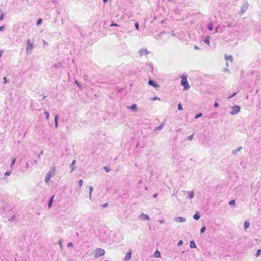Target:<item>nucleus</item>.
I'll return each instance as SVG.
<instances>
[{
  "instance_id": "obj_1",
  "label": "nucleus",
  "mask_w": 261,
  "mask_h": 261,
  "mask_svg": "<svg viewBox=\"0 0 261 261\" xmlns=\"http://www.w3.org/2000/svg\"><path fill=\"white\" fill-rule=\"evenodd\" d=\"M56 171V167L55 166H53L51 167V169L48 171L45 177V181L46 182H48L51 177V176L54 175Z\"/></svg>"
},
{
  "instance_id": "obj_18",
  "label": "nucleus",
  "mask_w": 261,
  "mask_h": 261,
  "mask_svg": "<svg viewBox=\"0 0 261 261\" xmlns=\"http://www.w3.org/2000/svg\"><path fill=\"white\" fill-rule=\"evenodd\" d=\"M225 59L226 60H229L230 62H232L233 60L232 57L231 55H226L225 56Z\"/></svg>"
},
{
  "instance_id": "obj_16",
  "label": "nucleus",
  "mask_w": 261,
  "mask_h": 261,
  "mask_svg": "<svg viewBox=\"0 0 261 261\" xmlns=\"http://www.w3.org/2000/svg\"><path fill=\"white\" fill-rule=\"evenodd\" d=\"M242 149V146L239 147L237 149L232 151V153L233 154H236L239 151H240Z\"/></svg>"
},
{
  "instance_id": "obj_9",
  "label": "nucleus",
  "mask_w": 261,
  "mask_h": 261,
  "mask_svg": "<svg viewBox=\"0 0 261 261\" xmlns=\"http://www.w3.org/2000/svg\"><path fill=\"white\" fill-rule=\"evenodd\" d=\"M174 220L177 222H184L186 221V219L184 217H178L175 218Z\"/></svg>"
},
{
  "instance_id": "obj_4",
  "label": "nucleus",
  "mask_w": 261,
  "mask_h": 261,
  "mask_svg": "<svg viewBox=\"0 0 261 261\" xmlns=\"http://www.w3.org/2000/svg\"><path fill=\"white\" fill-rule=\"evenodd\" d=\"M105 251L101 248H96L95 250V254L94 257L97 258L99 256H102L105 254Z\"/></svg>"
},
{
  "instance_id": "obj_54",
  "label": "nucleus",
  "mask_w": 261,
  "mask_h": 261,
  "mask_svg": "<svg viewBox=\"0 0 261 261\" xmlns=\"http://www.w3.org/2000/svg\"><path fill=\"white\" fill-rule=\"evenodd\" d=\"M29 163H27L26 165H25V167H26L27 168H29Z\"/></svg>"
},
{
  "instance_id": "obj_35",
  "label": "nucleus",
  "mask_w": 261,
  "mask_h": 261,
  "mask_svg": "<svg viewBox=\"0 0 261 261\" xmlns=\"http://www.w3.org/2000/svg\"><path fill=\"white\" fill-rule=\"evenodd\" d=\"M103 169L105 170V171L107 172H110V171L111 170L110 168H109V167H103Z\"/></svg>"
},
{
  "instance_id": "obj_6",
  "label": "nucleus",
  "mask_w": 261,
  "mask_h": 261,
  "mask_svg": "<svg viewBox=\"0 0 261 261\" xmlns=\"http://www.w3.org/2000/svg\"><path fill=\"white\" fill-rule=\"evenodd\" d=\"M150 53L149 51H148L146 48H142L139 50V54L140 56L141 57L143 55H147L149 54Z\"/></svg>"
},
{
  "instance_id": "obj_41",
  "label": "nucleus",
  "mask_w": 261,
  "mask_h": 261,
  "mask_svg": "<svg viewBox=\"0 0 261 261\" xmlns=\"http://www.w3.org/2000/svg\"><path fill=\"white\" fill-rule=\"evenodd\" d=\"M4 14L2 13L0 16V21H2L4 19Z\"/></svg>"
},
{
  "instance_id": "obj_38",
  "label": "nucleus",
  "mask_w": 261,
  "mask_h": 261,
  "mask_svg": "<svg viewBox=\"0 0 261 261\" xmlns=\"http://www.w3.org/2000/svg\"><path fill=\"white\" fill-rule=\"evenodd\" d=\"M193 139V135H190L187 138V139L189 141L192 140Z\"/></svg>"
},
{
  "instance_id": "obj_23",
  "label": "nucleus",
  "mask_w": 261,
  "mask_h": 261,
  "mask_svg": "<svg viewBox=\"0 0 261 261\" xmlns=\"http://www.w3.org/2000/svg\"><path fill=\"white\" fill-rule=\"evenodd\" d=\"M189 199H192L194 197V193L193 191L188 192Z\"/></svg>"
},
{
  "instance_id": "obj_53",
  "label": "nucleus",
  "mask_w": 261,
  "mask_h": 261,
  "mask_svg": "<svg viewBox=\"0 0 261 261\" xmlns=\"http://www.w3.org/2000/svg\"><path fill=\"white\" fill-rule=\"evenodd\" d=\"M37 162L36 160H34L33 164L36 165L37 164Z\"/></svg>"
},
{
  "instance_id": "obj_52",
  "label": "nucleus",
  "mask_w": 261,
  "mask_h": 261,
  "mask_svg": "<svg viewBox=\"0 0 261 261\" xmlns=\"http://www.w3.org/2000/svg\"><path fill=\"white\" fill-rule=\"evenodd\" d=\"M157 196H158V194H156V193H155V194H154L152 195V197H153V198H156Z\"/></svg>"
},
{
  "instance_id": "obj_40",
  "label": "nucleus",
  "mask_w": 261,
  "mask_h": 261,
  "mask_svg": "<svg viewBox=\"0 0 261 261\" xmlns=\"http://www.w3.org/2000/svg\"><path fill=\"white\" fill-rule=\"evenodd\" d=\"M260 252H261V250L258 249L257 250V252H256V255L257 256H258L260 254Z\"/></svg>"
},
{
  "instance_id": "obj_36",
  "label": "nucleus",
  "mask_w": 261,
  "mask_h": 261,
  "mask_svg": "<svg viewBox=\"0 0 261 261\" xmlns=\"http://www.w3.org/2000/svg\"><path fill=\"white\" fill-rule=\"evenodd\" d=\"M11 171H7L5 172V175L8 176V175H10L11 174Z\"/></svg>"
},
{
  "instance_id": "obj_14",
  "label": "nucleus",
  "mask_w": 261,
  "mask_h": 261,
  "mask_svg": "<svg viewBox=\"0 0 261 261\" xmlns=\"http://www.w3.org/2000/svg\"><path fill=\"white\" fill-rule=\"evenodd\" d=\"M75 164V160H73L72 162V163L70 164V168H71L70 172H72L74 169V165Z\"/></svg>"
},
{
  "instance_id": "obj_31",
  "label": "nucleus",
  "mask_w": 261,
  "mask_h": 261,
  "mask_svg": "<svg viewBox=\"0 0 261 261\" xmlns=\"http://www.w3.org/2000/svg\"><path fill=\"white\" fill-rule=\"evenodd\" d=\"M205 229H206V227L205 226L202 227L200 229L201 233H203L205 231Z\"/></svg>"
},
{
  "instance_id": "obj_7",
  "label": "nucleus",
  "mask_w": 261,
  "mask_h": 261,
  "mask_svg": "<svg viewBox=\"0 0 261 261\" xmlns=\"http://www.w3.org/2000/svg\"><path fill=\"white\" fill-rule=\"evenodd\" d=\"M240 111V107L236 106L233 107L232 110L230 112L231 115H236L238 114Z\"/></svg>"
},
{
  "instance_id": "obj_59",
  "label": "nucleus",
  "mask_w": 261,
  "mask_h": 261,
  "mask_svg": "<svg viewBox=\"0 0 261 261\" xmlns=\"http://www.w3.org/2000/svg\"><path fill=\"white\" fill-rule=\"evenodd\" d=\"M59 245H60L61 247L62 246V245H61V240H60L59 241Z\"/></svg>"
},
{
  "instance_id": "obj_8",
  "label": "nucleus",
  "mask_w": 261,
  "mask_h": 261,
  "mask_svg": "<svg viewBox=\"0 0 261 261\" xmlns=\"http://www.w3.org/2000/svg\"><path fill=\"white\" fill-rule=\"evenodd\" d=\"M139 218L140 219H142V220H149V216L145 214L144 213H141L139 215Z\"/></svg>"
},
{
  "instance_id": "obj_61",
  "label": "nucleus",
  "mask_w": 261,
  "mask_h": 261,
  "mask_svg": "<svg viewBox=\"0 0 261 261\" xmlns=\"http://www.w3.org/2000/svg\"><path fill=\"white\" fill-rule=\"evenodd\" d=\"M160 223H163V221H160Z\"/></svg>"
},
{
  "instance_id": "obj_3",
  "label": "nucleus",
  "mask_w": 261,
  "mask_h": 261,
  "mask_svg": "<svg viewBox=\"0 0 261 261\" xmlns=\"http://www.w3.org/2000/svg\"><path fill=\"white\" fill-rule=\"evenodd\" d=\"M34 47V44L32 42H31V40L29 39L27 40V44L26 46V52L27 54H31L32 49Z\"/></svg>"
},
{
  "instance_id": "obj_21",
  "label": "nucleus",
  "mask_w": 261,
  "mask_h": 261,
  "mask_svg": "<svg viewBox=\"0 0 261 261\" xmlns=\"http://www.w3.org/2000/svg\"><path fill=\"white\" fill-rule=\"evenodd\" d=\"M207 28L209 31H212L213 30V25L212 22H209L207 24Z\"/></svg>"
},
{
  "instance_id": "obj_55",
  "label": "nucleus",
  "mask_w": 261,
  "mask_h": 261,
  "mask_svg": "<svg viewBox=\"0 0 261 261\" xmlns=\"http://www.w3.org/2000/svg\"><path fill=\"white\" fill-rule=\"evenodd\" d=\"M194 48H195V49H199L198 47V46H196V45H194Z\"/></svg>"
},
{
  "instance_id": "obj_56",
  "label": "nucleus",
  "mask_w": 261,
  "mask_h": 261,
  "mask_svg": "<svg viewBox=\"0 0 261 261\" xmlns=\"http://www.w3.org/2000/svg\"><path fill=\"white\" fill-rule=\"evenodd\" d=\"M2 54H3V51L2 50H1L0 51V58L1 57L2 55Z\"/></svg>"
},
{
  "instance_id": "obj_43",
  "label": "nucleus",
  "mask_w": 261,
  "mask_h": 261,
  "mask_svg": "<svg viewBox=\"0 0 261 261\" xmlns=\"http://www.w3.org/2000/svg\"><path fill=\"white\" fill-rule=\"evenodd\" d=\"M183 244V242L182 240H180L178 242V244H177V245L178 246H180L181 245H182Z\"/></svg>"
},
{
  "instance_id": "obj_26",
  "label": "nucleus",
  "mask_w": 261,
  "mask_h": 261,
  "mask_svg": "<svg viewBox=\"0 0 261 261\" xmlns=\"http://www.w3.org/2000/svg\"><path fill=\"white\" fill-rule=\"evenodd\" d=\"M44 115H45V118H46V119H48L49 117V113H48V112H47V111H45V112H44Z\"/></svg>"
},
{
  "instance_id": "obj_30",
  "label": "nucleus",
  "mask_w": 261,
  "mask_h": 261,
  "mask_svg": "<svg viewBox=\"0 0 261 261\" xmlns=\"http://www.w3.org/2000/svg\"><path fill=\"white\" fill-rule=\"evenodd\" d=\"M83 184V181L82 179H80L78 182V185L81 188Z\"/></svg>"
},
{
  "instance_id": "obj_48",
  "label": "nucleus",
  "mask_w": 261,
  "mask_h": 261,
  "mask_svg": "<svg viewBox=\"0 0 261 261\" xmlns=\"http://www.w3.org/2000/svg\"><path fill=\"white\" fill-rule=\"evenodd\" d=\"M108 206V203H106L105 204H103V205H102V208H105L106 207Z\"/></svg>"
},
{
  "instance_id": "obj_5",
  "label": "nucleus",
  "mask_w": 261,
  "mask_h": 261,
  "mask_svg": "<svg viewBox=\"0 0 261 261\" xmlns=\"http://www.w3.org/2000/svg\"><path fill=\"white\" fill-rule=\"evenodd\" d=\"M19 219V215L14 214L10 217V218L9 219V221L11 222H14L16 223Z\"/></svg>"
},
{
  "instance_id": "obj_27",
  "label": "nucleus",
  "mask_w": 261,
  "mask_h": 261,
  "mask_svg": "<svg viewBox=\"0 0 261 261\" xmlns=\"http://www.w3.org/2000/svg\"><path fill=\"white\" fill-rule=\"evenodd\" d=\"M236 201L235 200H231L229 201V204L231 206H233L235 205Z\"/></svg>"
},
{
  "instance_id": "obj_60",
  "label": "nucleus",
  "mask_w": 261,
  "mask_h": 261,
  "mask_svg": "<svg viewBox=\"0 0 261 261\" xmlns=\"http://www.w3.org/2000/svg\"><path fill=\"white\" fill-rule=\"evenodd\" d=\"M218 32V28L216 29L215 32L217 33Z\"/></svg>"
},
{
  "instance_id": "obj_45",
  "label": "nucleus",
  "mask_w": 261,
  "mask_h": 261,
  "mask_svg": "<svg viewBox=\"0 0 261 261\" xmlns=\"http://www.w3.org/2000/svg\"><path fill=\"white\" fill-rule=\"evenodd\" d=\"M5 27V26L4 25L0 27V31H4Z\"/></svg>"
},
{
  "instance_id": "obj_11",
  "label": "nucleus",
  "mask_w": 261,
  "mask_h": 261,
  "mask_svg": "<svg viewBox=\"0 0 261 261\" xmlns=\"http://www.w3.org/2000/svg\"><path fill=\"white\" fill-rule=\"evenodd\" d=\"M148 84L150 86H152L154 87H158V85L156 84V83L152 80H150L148 81Z\"/></svg>"
},
{
  "instance_id": "obj_15",
  "label": "nucleus",
  "mask_w": 261,
  "mask_h": 261,
  "mask_svg": "<svg viewBox=\"0 0 261 261\" xmlns=\"http://www.w3.org/2000/svg\"><path fill=\"white\" fill-rule=\"evenodd\" d=\"M200 218V215L199 212H196L193 216V218L196 220H198Z\"/></svg>"
},
{
  "instance_id": "obj_29",
  "label": "nucleus",
  "mask_w": 261,
  "mask_h": 261,
  "mask_svg": "<svg viewBox=\"0 0 261 261\" xmlns=\"http://www.w3.org/2000/svg\"><path fill=\"white\" fill-rule=\"evenodd\" d=\"M202 116V113H199L197 114L195 116V119H197V118H198L201 117Z\"/></svg>"
},
{
  "instance_id": "obj_39",
  "label": "nucleus",
  "mask_w": 261,
  "mask_h": 261,
  "mask_svg": "<svg viewBox=\"0 0 261 261\" xmlns=\"http://www.w3.org/2000/svg\"><path fill=\"white\" fill-rule=\"evenodd\" d=\"M135 28L137 30H139V23L138 22H136L135 24Z\"/></svg>"
},
{
  "instance_id": "obj_34",
  "label": "nucleus",
  "mask_w": 261,
  "mask_h": 261,
  "mask_svg": "<svg viewBox=\"0 0 261 261\" xmlns=\"http://www.w3.org/2000/svg\"><path fill=\"white\" fill-rule=\"evenodd\" d=\"M61 64H55L53 65V68H58V67H61Z\"/></svg>"
},
{
  "instance_id": "obj_49",
  "label": "nucleus",
  "mask_w": 261,
  "mask_h": 261,
  "mask_svg": "<svg viewBox=\"0 0 261 261\" xmlns=\"http://www.w3.org/2000/svg\"><path fill=\"white\" fill-rule=\"evenodd\" d=\"M75 84L78 86V87H80V83L77 81H75Z\"/></svg>"
},
{
  "instance_id": "obj_25",
  "label": "nucleus",
  "mask_w": 261,
  "mask_h": 261,
  "mask_svg": "<svg viewBox=\"0 0 261 261\" xmlns=\"http://www.w3.org/2000/svg\"><path fill=\"white\" fill-rule=\"evenodd\" d=\"M210 38L209 37H207L204 40V42L206 43V44H210Z\"/></svg>"
},
{
  "instance_id": "obj_47",
  "label": "nucleus",
  "mask_w": 261,
  "mask_h": 261,
  "mask_svg": "<svg viewBox=\"0 0 261 261\" xmlns=\"http://www.w3.org/2000/svg\"><path fill=\"white\" fill-rule=\"evenodd\" d=\"M93 189V188L91 186V187H89V193H90V194L92 193Z\"/></svg>"
},
{
  "instance_id": "obj_20",
  "label": "nucleus",
  "mask_w": 261,
  "mask_h": 261,
  "mask_svg": "<svg viewBox=\"0 0 261 261\" xmlns=\"http://www.w3.org/2000/svg\"><path fill=\"white\" fill-rule=\"evenodd\" d=\"M190 247L191 248H194L196 247V244L194 241H191L190 242Z\"/></svg>"
},
{
  "instance_id": "obj_57",
  "label": "nucleus",
  "mask_w": 261,
  "mask_h": 261,
  "mask_svg": "<svg viewBox=\"0 0 261 261\" xmlns=\"http://www.w3.org/2000/svg\"><path fill=\"white\" fill-rule=\"evenodd\" d=\"M104 3H107L108 2V0H103Z\"/></svg>"
},
{
  "instance_id": "obj_44",
  "label": "nucleus",
  "mask_w": 261,
  "mask_h": 261,
  "mask_svg": "<svg viewBox=\"0 0 261 261\" xmlns=\"http://www.w3.org/2000/svg\"><path fill=\"white\" fill-rule=\"evenodd\" d=\"M67 247H70L73 246V244L71 242H69L67 244Z\"/></svg>"
},
{
  "instance_id": "obj_13",
  "label": "nucleus",
  "mask_w": 261,
  "mask_h": 261,
  "mask_svg": "<svg viewBox=\"0 0 261 261\" xmlns=\"http://www.w3.org/2000/svg\"><path fill=\"white\" fill-rule=\"evenodd\" d=\"M54 196H53L50 198V199L48 201V208H50L51 207L53 201H54Z\"/></svg>"
},
{
  "instance_id": "obj_28",
  "label": "nucleus",
  "mask_w": 261,
  "mask_h": 261,
  "mask_svg": "<svg viewBox=\"0 0 261 261\" xmlns=\"http://www.w3.org/2000/svg\"><path fill=\"white\" fill-rule=\"evenodd\" d=\"M42 19L41 18H39L37 21V25H40L42 23Z\"/></svg>"
},
{
  "instance_id": "obj_46",
  "label": "nucleus",
  "mask_w": 261,
  "mask_h": 261,
  "mask_svg": "<svg viewBox=\"0 0 261 261\" xmlns=\"http://www.w3.org/2000/svg\"><path fill=\"white\" fill-rule=\"evenodd\" d=\"M219 105L217 102H215L214 103V107L215 108H218L219 107Z\"/></svg>"
},
{
  "instance_id": "obj_10",
  "label": "nucleus",
  "mask_w": 261,
  "mask_h": 261,
  "mask_svg": "<svg viewBox=\"0 0 261 261\" xmlns=\"http://www.w3.org/2000/svg\"><path fill=\"white\" fill-rule=\"evenodd\" d=\"M132 255V252L131 250H130L129 252L126 253L125 256V260L126 261H127L130 259Z\"/></svg>"
},
{
  "instance_id": "obj_63",
  "label": "nucleus",
  "mask_w": 261,
  "mask_h": 261,
  "mask_svg": "<svg viewBox=\"0 0 261 261\" xmlns=\"http://www.w3.org/2000/svg\"><path fill=\"white\" fill-rule=\"evenodd\" d=\"M105 261H108V260H105Z\"/></svg>"
},
{
  "instance_id": "obj_42",
  "label": "nucleus",
  "mask_w": 261,
  "mask_h": 261,
  "mask_svg": "<svg viewBox=\"0 0 261 261\" xmlns=\"http://www.w3.org/2000/svg\"><path fill=\"white\" fill-rule=\"evenodd\" d=\"M237 93H233L232 95H231L230 96L228 97V99L231 98L233 97H234L236 95Z\"/></svg>"
},
{
  "instance_id": "obj_24",
  "label": "nucleus",
  "mask_w": 261,
  "mask_h": 261,
  "mask_svg": "<svg viewBox=\"0 0 261 261\" xmlns=\"http://www.w3.org/2000/svg\"><path fill=\"white\" fill-rule=\"evenodd\" d=\"M160 255H161V253H160V252L159 251H158V250H156V251L154 252V256L155 257H160Z\"/></svg>"
},
{
  "instance_id": "obj_22",
  "label": "nucleus",
  "mask_w": 261,
  "mask_h": 261,
  "mask_svg": "<svg viewBox=\"0 0 261 261\" xmlns=\"http://www.w3.org/2000/svg\"><path fill=\"white\" fill-rule=\"evenodd\" d=\"M244 228L245 230H246V229H247L249 227V225H250V223L248 221H245L244 222Z\"/></svg>"
},
{
  "instance_id": "obj_2",
  "label": "nucleus",
  "mask_w": 261,
  "mask_h": 261,
  "mask_svg": "<svg viewBox=\"0 0 261 261\" xmlns=\"http://www.w3.org/2000/svg\"><path fill=\"white\" fill-rule=\"evenodd\" d=\"M187 76L186 75H182L181 76V85L184 86V90H188L190 88Z\"/></svg>"
},
{
  "instance_id": "obj_32",
  "label": "nucleus",
  "mask_w": 261,
  "mask_h": 261,
  "mask_svg": "<svg viewBox=\"0 0 261 261\" xmlns=\"http://www.w3.org/2000/svg\"><path fill=\"white\" fill-rule=\"evenodd\" d=\"M178 110L179 111H181V110H183L182 107V106H181V105L180 103H179L178 105Z\"/></svg>"
},
{
  "instance_id": "obj_19",
  "label": "nucleus",
  "mask_w": 261,
  "mask_h": 261,
  "mask_svg": "<svg viewBox=\"0 0 261 261\" xmlns=\"http://www.w3.org/2000/svg\"><path fill=\"white\" fill-rule=\"evenodd\" d=\"M129 108L132 110L133 111H137V105L136 104H133L132 105H131L129 107Z\"/></svg>"
},
{
  "instance_id": "obj_50",
  "label": "nucleus",
  "mask_w": 261,
  "mask_h": 261,
  "mask_svg": "<svg viewBox=\"0 0 261 261\" xmlns=\"http://www.w3.org/2000/svg\"><path fill=\"white\" fill-rule=\"evenodd\" d=\"M3 80H4V83H5V84H6V83H7V82H8V81H7V78H6V77H4L3 78Z\"/></svg>"
},
{
  "instance_id": "obj_51",
  "label": "nucleus",
  "mask_w": 261,
  "mask_h": 261,
  "mask_svg": "<svg viewBox=\"0 0 261 261\" xmlns=\"http://www.w3.org/2000/svg\"><path fill=\"white\" fill-rule=\"evenodd\" d=\"M156 99H159V98L157 97H153L152 98V100H156Z\"/></svg>"
},
{
  "instance_id": "obj_12",
  "label": "nucleus",
  "mask_w": 261,
  "mask_h": 261,
  "mask_svg": "<svg viewBox=\"0 0 261 261\" xmlns=\"http://www.w3.org/2000/svg\"><path fill=\"white\" fill-rule=\"evenodd\" d=\"M164 124V122H162L159 126L155 127L154 131H159L161 130L163 128Z\"/></svg>"
},
{
  "instance_id": "obj_58",
  "label": "nucleus",
  "mask_w": 261,
  "mask_h": 261,
  "mask_svg": "<svg viewBox=\"0 0 261 261\" xmlns=\"http://www.w3.org/2000/svg\"><path fill=\"white\" fill-rule=\"evenodd\" d=\"M89 199H91V194L89 193Z\"/></svg>"
},
{
  "instance_id": "obj_37",
  "label": "nucleus",
  "mask_w": 261,
  "mask_h": 261,
  "mask_svg": "<svg viewBox=\"0 0 261 261\" xmlns=\"http://www.w3.org/2000/svg\"><path fill=\"white\" fill-rule=\"evenodd\" d=\"M111 27H117L118 24L112 22L110 25Z\"/></svg>"
},
{
  "instance_id": "obj_62",
  "label": "nucleus",
  "mask_w": 261,
  "mask_h": 261,
  "mask_svg": "<svg viewBox=\"0 0 261 261\" xmlns=\"http://www.w3.org/2000/svg\"><path fill=\"white\" fill-rule=\"evenodd\" d=\"M46 96H44L43 97L42 99H44V98Z\"/></svg>"
},
{
  "instance_id": "obj_17",
  "label": "nucleus",
  "mask_w": 261,
  "mask_h": 261,
  "mask_svg": "<svg viewBox=\"0 0 261 261\" xmlns=\"http://www.w3.org/2000/svg\"><path fill=\"white\" fill-rule=\"evenodd\" d=\"M58 118H59V116L58 115H56L55 116V124L56 128H57L58 126Z\"/></svg>"
},
{
  "instance_id": "obj_33",
  "label": "nucleus",
  "mask_w": 261,
  "mask_h": 261,
  "mask_svg": "<svg viewBox=\"0 0 261 261\" xmlns=\"http://www.w3.org/2000/svg\"><path fill=\"white\" fill-rule=\"evenodd\" d=\"M16 162V159L14 158L13 160L12 161L11 164V167L12 168V166L14 165Z\"/></svg>"
}]
</instances>
